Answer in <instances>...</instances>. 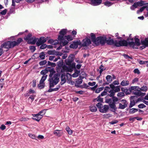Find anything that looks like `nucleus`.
<instances>
[{"mask_svg": "<svg viewBox=\"0 0 148 148\" xmlns=\"http://www.w3.org/2000/svg\"><path fill=\"white\" fill-rule=\"evenodd\" d=\"M106 43L108 45H113L117 47H119L125 45L126 41L124 40L119 41L116 40H114L113 39H111L110 37H109V39L108 40L106 39Z\"/></svg>", "mask_w": 148, "mask_h": 148, "instance_id": "obj_1", "label": "nucleus"}, {"mask_svg": "<svg viewBox=\"0 0 148 148\" xmlns=\"http://www.w3.org/2000/svg\"><path fill=\"white\" fill-rule=\"evenodd\" d=\"M60 74L59 73H55L52 77L49 78L48 81L49 82V88H51L56 85L60 81L59 77Z\"/></svg>", "mask_w": 148, "mask_h": 148, "instance_id": "obj_2", "label": "nucleus"}, {"mask_svg": "<svg viewBox=\"0 0 148 148\" xmlns=\"http://www.w3.org/2000/svg\"><path fill=\"white\" fill-rule=\"evenodd\" d=\"M134 40L135 42H130L126 41L125 45H124V46L127 47L128 45L130 47H132L134 49H137L138 48L137 47H135V46H136L137 47H138L141 44V42H140V39L137 38L135 37L134 38Z\"/></svg>", "mask_w": 148, "mask_h": 148, "instance_id": "obj_3", "label": "nucleus"}, {"mask_svg": "<svg viewBox=\"0 0 148 148\" xmlns=\"http://www.w3.org/2000/svg\"><path fill=\"white\" fill-rule=\"evenodd\" d=\"M106 36H99L97 37L96 45L98 46L100 44L102 46L106 42Z\"/></svg>", "mask_w": 148, "mask_h": 148, "instance_id": "obj_4", "label": "nucleus"}, {"mask_svg": "<svg viewBox=\"0 0 148 148\" xmlns=\"http://www.w3.org/2000/svg\"><path fill=\"white\" fill-rule=\"evenodd\" d=\"M14 47L13 41H8L2 44L1 46V48L9 49L13 48Z\"/></svg>", "mask_w": 148, "mask_h": 148, "instance_id": "obj_5", "label": "nucleus"}, {"mask_svg": "<svg viewBox=\"0 0 148 148\" xmlns=\"http://www.w3.org/2000/svg\"><path fill=\"white\" fill-rule=\"evenodd\" d=\"M75 58V55L73 54H70L68 57V59L65 60V62L67 65H71L73 61Z\"/></svg>", "mask_w": 148, "mask_h": 148, "instance_id": "obj_6", "label": "nucleus"}, {"mask_svg": "<svg viewBox=\"0 0 148 148\" xmlns=\"http://www.w3.org/2000/svg\"><path fill=\"white\" fill-rule=\"evenodd\" d=\"M91 44L90 39L88 38L84 39L82 41L81 46L82 47H86Z\"/></svg>", "mask_w": 148, "mask_h": 148, "instance_id": "obj_7", "label": "nucleus"}, {"mask_svg": "<svg viewBox=\"0 0 148 148\" xmlns=\"http://www.w3.org/2000/svg\"><path fill=\"white\" fill-rule=\"evenodd\" d=\"M66 29H63L59 32L60 35L58 36V39L59 40H64V36L66 34Z\"/></svg>", "mask_w": 148, "mask_h": 148, "instance_id": "obj_8", "label": "nucleus"}, {"mask_svg": "<svg viewBox=\"0 0 148 148\" xmlns=\"http://www.w3.org/2000/svg\"><path fill=\"white\" fill-rule=\"evenodd\" d=\"M136 97H137L135 96H132L131 97L132 99L130 100V103L129 106V108H130L132 107L135 105L136 103L140 101L139 98L137 99L136 101H134V99H135Z\"/></svg>", "mask_w": 148, "mask_h": 148, "instance_id": "obj_9", "label": "nucleus"}, {"mask_svg": "<svg viewBox=\"0 0 148 148\" xmlns=\"http://www.w3.org/2000/svg\"><path fill=\"white\" fill-rule=\"evenodd\" d=\"M141 44L142 46L140 47V49L142 50L148 47V37L145 38L144 40H141Z\"/></svg>", "mask_w": 148, "mask_h": 148, "instance_id": "obj_10", "label": "nucleus"}, {"mask_svg": "<svg viewBox=\"0 0 148 148\" xmlns=\"http://www.w3.org/2000/svg\"><path fill=\"white\" fill-rule=\"evenodd\" d=\"M47 39L46 38H45L43 37H41L38 39V41L36 42V44L38 46H39L41 45L45 42L47 41Z\"/></svg>", "mask_w": 148, "mask_h": 148, "instance_id": "obj_11", "label": "nucleus"}, {"mask_svg": "<svg viewBox=\"0 0 148 148\" xmlns=\"http://www.w3.org/2000/svg\"><path fill=\"white\" fill-rule=\"evenodd\" d=\"M81 42L80 40L74 42L73 43L71 44L69 46V47L72 49H76L78 45H81Z\"/></svg>", "mask_w": 148, "mask_h": 148, "instance_id": "obj_12", "label": "nucleus"}, {"mask_svg": "<svg viewBox=\"0 0 148 148\" xmlns=\"http://www.w3.org/2000/svg\"><path fill=\"white\" fill-rule=\"evenodd\" d=\"M102 2V0H91V4L93 6H97L100 5Z\"/></svg>", "mask_w": 148, "mask_h": 148, "instance_id": "obj_13", "label": "nucleus"}, {"mask_svg": "<svg viewBox=\"0 0 148 148\" xmlns=\"http://www.w3.org/2000/svg\"><path fill=\"white\" fill-rule=\"evenodd\" d=\"M54 134L56 136L60 137L63 134V132L61 130H55L53 132Z\"/></svg>", "mask_w": 148, "mask_h": 148, "instance_id": "obj_14", "label": "nucleus"}, {"mask_svg": "<svg viewBox=\"0 0 148 148\" xmlns=\"http://www.w3.org/2000/svg\"><path fill=\"white\" fill-rule=\"evenodd\" d=\"M32 115L33 117H32V119L38 122L40 121V120L42 118V116H40L39 115H37V114H33Z\"/></svg>", "mask_w": 148, "mask_h": 148, "instance_id": "obj_15", "label": "nucleus"}, {"mask_svg": "<svg viewBox=\"0 0 148 148\" xmlns=\"http://www.w3.org/2000/svg\"><path fill=\"white\" fill-rule=\"evenodd\" d=\"M85 75V73H84V74H82V75H83V76H80L77 79V80L76 81V83L78 85H79L82 83L83 82L82 79H84V77L86 76Z\"/></svg>", "mask_w": 148, "mask_h": 148, "instance_id": "obj_16", "label": "nucleus"}, {"mask_svg": "<svg viewBox=\"0 0 148 148\" xmlns=\"http://www.w3.org/2000/svg\"><path fill=\"white\" fill-rule=\"evenodd\" d=\"M66 72H71L70 69L66 65H64L62 67V69L60 71V73H63Z\"/></svg>", "mask_w": 148, "mask_h": 148, "instance_id": "obj_17", "label": "nucleus"}, {"mask_svg": "<svg viewBox=\"0 0 148 148\" xmlns=\"http://www.w3.org/2000/svg\"><path fill=\"white\" fill-rule=\"evenodd\" d=\"M91 39L92 41L95 45L97 42V38H96L95 35L93 33H91L90 34Z\"/></svg>", "mask_w": 148, "mask_h": 148, "instance_id": "obj_18", "label": "nucleus"}, {"mask_svg": "<svg viewBox=\"0 0 148 148\" xmlns=\"http://www.w3.org/2000/svg\"><path fill=\"white\" fill-rule=\"evenodd\" d=\"M23 41V39L22 38H19L17 39L16 41H12L14 47L18 45L21 42Z\"/></svg>", "mask_w": 148, "mask_h": 148, "instance_id": "obj_19", "label": "nucleus"}, {"mask_svg": "<svg viewBox=\"0 0 148 148\" xmlns=\"http://www.w3.org/2000/svg\"><path fill=\"white\" fill-rule=\"evenodd\" d=\"M37 41V39L34 37H32L27 41L28 44H34Z\"/></svg>", "mask_w": 148, "mask_h": 148, "instance_id": "obj_20", "label": "nucleus"}, {"mask_svg": "<svg viewBox=\"0 0 148 148\" xmlns=\"http://www.w3.org/2000/svg\"><path fill=\"white\" fill-rule=\"evenodd\" d=\"M109 109V107L107 105H105L104 106L103 108L99 110L100 112L102 113H104L106 112Z\"/></svg>", "mask_w": 148, "mask_h": 148, "instance_id": "obj_21", "label": "nucleus"}, {"mask_svg": "<svg viewBox=\"0 0 148 148\" xmlns=\"http://www.w3.org/2000/svg\"><path fill=\"white\" fill-rule=\"evenodd\" d=\"M129 83V82L127 80H123L121 82L120 84L123 86H125L128 85Z\"/></svg>", "mask_w": 148, "mask_h": 148, "instance_id": "obj_22", "label": "nucleus"}, {"mask_svg": "<svg viewBox=\"0 0 148 148\" xmlns=\"http://www.w3.org/2000/svg\"><path fill=\"white\" fill-rule=\"evenodd\" d=\"M58 42L57 40H53L51 39L48 41V43L49 44H50L53 45H56L58 43Z\"/></svg>", "mask_w": 148, "mask_h": 148, "instance_id": "obj_23", "label": "nucleus"}, {"mask_svg": "<svg viewBox=\"0 0 148 148\" xmlns=\"http://www.w3.org/2000/svg\"><path fill=\"white\" fill-rule=\"evenodd\" d=\"M115 92H114V90H111L108 94V96H109L110 97H112V98L114 97V95H115Z\"/></svg>", "mask_w": 148, "mask_h": 148, "instance_id": "obj_24", "label": "nucleus"}, {"mask_svg": "<svg viewBox=\"0 0 148 148\" xmlns=\"http://www.w3.org/2000/svg\"><path fill=\"white\" fill-rule=\"evenodd\" d=\"M80 72L79 71H78L77 70H75V72L73 74L72 76L73 77H76L78 76Z\"/></svg>", "mask_w": 148, "mask_h": 148, "instance_id": "obj_25", "label": "nucleus"}, {"mask_svg": "<svg viewBox=\"0 0 148 148\" xmlns=\"http://www.w3.org/2000/svg\"><path fill=\"white\" fill-rule=\"evenodd\" d=\"M47 75H43L39 83L40 84L45 83L44 81L46 79Z\"/></svg>", "mask_w": 148, "mask_h": 148, "instance_id": "obj_26", "label": "nucleus"}, {"mask_svg": "<svg viewBox=\"0 0 148 148\" xmlns=\"http://www.w3.org/2000/svg\"><path fill=\"white\" fill-rule=\"evenodd\" d=\"M121 90L123 92L125 93L126 95H129L130 93L129 91V90L127 89L122 88H121Z\"/></svg>", "mask_w": 148, "mask_h": 148, "instance_id": "obj_27", "label": "nucleus"}, {"mask_svg": "<svg viewBox=\"0 0 148 148\" xmlns=\"http://www.w3.org/2000/svg\"><path fill=\"white\" fill-rule=\"evenodd\" d=\"M145 93L142 92L141 91H140V90L138 91L137 92L135 93V95L138 96H143L145 95Z\"/></svg>", "mask_w": 148, "mask_h": 148, "instance_id": "obj_28", "label": "nucleus"}, {"mask_svg": "<svg viewBox=\"0 0 148 148\" xmlns=\"http://www.w3.org/2000/svg\"><path fill=\"white\" fill-rule=\"evenodd\" d=\"M64 39H66L68 41H71L73 39L72 37L70 35L64 36Z\"/></svg>", "mask_w": 148, "mask_h": 148, "instance_id": "obj_29", "label": "nucleus"}, {"mask_svg": "<svg viewBox=\"0 0 148 148\" xmlns=\"http://www.w3.org/2000/svg\"><path fill=\"white\" fill-rule=\"evenodd\" d=\"M137 112V109L132 108L130 109L129 113L130 114H133Z\"/></svg>", "mask_w": 148, "mask_h": 148, "instance_id": "obj_30", "label": "nucleus"}, {"mask_svg": "<svg viewBox=\"0 0 148 148\" xmlns=\"http://www.w3.org/2000/svg\"><path fill=\"white\" fill-rule=\"evenodd\" d=\"M57 52L55 51L49 50L47 51V53L49 55H58V54H57Z\"/></svg>", "mask_w": 148, "mask_h": 148, "instance_id": "obj_31", "label": "nucleus"}, {"mask_svg": "<svg viewBox=\"0 0 148 148\" xmlns=\"http://www.w3.org/2000/svg\"><path fill=\"white\" fill-rule=\"evenodd\" d=\"M106 79L107 82L110 83L112 81V76L110 75H108L106 77Z\"/></svg>", "mask_w": 148, "mask_h": 148, "instance_id": "obj_32", "label": "nucleus"}, {"mask_svg": "<svg viewBox=\"0 0 148 148\" xmlns=\"http://www.w3.org/2000/svg\"><path fill=\"white\" fill-rule=\"evenodd\" d=\"M45 54L44 52H42L40 53L39 57L41 59L43 60L45 58Z\"/></svg>", "mask_w": 148, "mask_h": 148, "instance_id": "obj_33", "label": "nucleus"}, {"mask_svg": "<svg viewBox=\"0 0 148 148\" xmlns=\"http://www.w3.org/2000/svg\"><path fill=\"white\" fill-rule=\"evenodd\" d=\"M90 111L92 112H95L97 110L96 107L95 106H90Z\"/></svg>", "mask_w": 148, "mask_h": 148, "instance_id": "obj_34", "label": "nucleus"}, {"mask_svg": "<svg viewBox=\"0 0 148 148\" xmlns=\"http://www.w3.org/2000/svg\"><path fill=\"white\" fill-rule=\"evenodd\" d=\"M46 113V110L44 109L40 111L38 114H37V115H39L40 116L42 117L43 115H44Z\"/></svg>", "mask_w": 148, "mask_h": 148, "instance_id": "obj_35", "label": "nucleus"}, {"mask_svg": "<svg viewBox=\"0 0 148 148\" xmlns=\"http://www.w3.org/2000/svg\"><path fill=\"white\" fill-rule=\"evenodd\" d=\"M32 35L31 34L29 33L24 38V39L25 40L28 41L32 38Z\"/></svg>", "mask_w": 148, "mask_h": 148, "instance_id": "obj_36", "label": "nucleus"}, {"mask_svg": "<svg viewBox=\"0 0 148 148\" xmlns=\"http://www.w3.org/2000/svg\"><path fill=\"white\" fill-rule=\"evenodd\" d=\"M119 108L123 109H125V108L127 107V104H125L122 105L121 103H119Z\"/></svg>", "mask_w": 148, "mask_h": 148, "instance_id": "obj_37", "label": "nucleus"}, {"mask_svg": "<svg viewBox=\"0 0 148 148\" xmlns=\"http://www.w3.org/2000/svg\"><path fill=\"white\" fill-rule=\"evenodd\" d=\"M148 89L147 87L145 86H143L140 88V91L146 92Z\"/></svg>", "mask_w": 148, "mask_h": 148, "instance_id": "obj_38", "label": "nucleus"}, {"mask_svg": "<svg viewBox=\"0 0 148 148\" xmlns=\"http://www.w3.org/2000/svg\"><path fill=\"white\" fill-rule=\"evenodd\" d=\"M120 87L121 86L120 85L115 86L114 89V92H119L120 91Z\"/></svg>", "mask_w": 148, "mask_h": 148, "instance_id": "obj_39", "label": "nucleus"}, {"mask_svg": "<svg viewBox=\"0 0 148 148\" xmlns=\"http://www.w3.org/2000/svg\"><path fill=\"white\" fill-rule=\"evenodd\" d=\"M138 6L136 2H135L134 4L130 7V9L132 10H134L135 8L138 7Z\"/></svg>", "mask_w": 148, "mask_h": 148, "instance_id": "obj_40", "label": "nucleus"}, {"mask_svg": "<svg viewBox=\"0 0 148 148\" xmlns=\"http://www.w3.org/2000/svg\"><path fill=\"white\" fill-rule=\"evenodd\" d=\"M47 66H50L52 67H54L56 66V63L53 62H51L49 61L47 62Z\"/></svg>", "mask_w": 148, "mask_h": 148, "instance_id": "obj_41", "label": "nucleus"}, {"mask_svg": "<svg viewBox=\"0 0 148 148\" xmlns=\"http://www.w3.org/2000/svg\"><path fill=\"white\" fill-rule=\"evenodd\" d=\"M66 130L69 134L71 135L73 133L72 131L70 128L69 126L66 127Z\"/></svg>", "mask_w": 148, "mask_h": 148, "instance_id": "obj_42", "label": "nucleus"}, {"mask_svg": "<svg viewBox=\"0 0 148 148\" xmlns=\"http://www.w3.org/2000/svg\"><path fill=\"white\" fill-rule=\"evenodd\" d=\"M75 65L76 63L75 62H73L72 63H71V65H69V68L71 70V71H72V69L75 68Z\"/></svg>", "mask_w": 148, "mask_h": 148, "instance_id": "obj_43", "label": "nucleus"}, {"mask_svg": "<svg viewBox=\"0 0 148 148\" xmlns=\"http://www.w3.org/2000/svg\"><path fill=\"white\" fill-rule=\"evenodd\" d=\"M61 41L60 43H62V46H64L67 45L69 43L68 41L65 40H60Z\"/></svg>", "mask_w": 148, "mask_h": 148, "instance_id": "obj_44", "label": "nucleus"}, {"mask_svg": "<svg viewBox=\"0 0 148 148\" xmlns=\"http://www.w3.org/2000/svg\"><path fill=\"white\" fill-rule=\"evenodd\" d=\"M137 3L138 5V6H142L145 4L144 3V2L142 1L141 0L139 1H138L137 2Z\"/></svg>", "mask_w": 148, "mask_h": 148, "instance_id": "obj_45", "label": "nucleus"}, {"mask_svg": "<svg viewBox=\"0 0 148 148\" xmlns=\"http://www.w3.org/2000/svg\"><path fill=\"white\" fill-rule=\"evenodd\" d=\"M96 106L99 109V110L102 109L103 107V104L101 103H98L96 104Z\"/></svg>", "mask_w": 148, "mask_h": 148, "instance_id": "obj_46", "label": "nucleus"}, {"mask_svg": "<svg viewBox=\"0 0 148 148\" xmlns=\"http://www.w3.org/2000/svg\"><path fill=\"white\" fill-rule=\"evenodd\" d=\"M104 4L106 6L109 7L112 4L111 2L108 1H106L104 2Z\"/></svg>", "mask_w": 148, "mask_h": 148, "instance_id": "obj_47", "label": "nucleus"}, {"mask_svg": "<svg viewBox=\"0 0 148 148\" xmlns=\"http://www.w3.org/2000/svg\"><path fill=\"white\" fill-rule=\"evenodd\" d=\"M29 118H28L27 117H26L24 116H23L21 118L19 119V120L20 121H27L28 120H29Z\"/></svg>", "mask_w": 148, "mask_h": 148, "instance_id": "obj_48", "label": "nucleus"}, {"mask_svg": "<svg viewBox=\"0 0 148 148\" xmlns=\"http://www.w3.org/2000/svg\"><path fill=\"white\" fill-rule=\"evenodd\" d=\"M45 86V83L39 84L38 85V87L40 89L43 88Z\"/></svg>", "mask_w": 148, "mask_h": 148, "instance_id": "obj_49", "label": "nucleus"}, {"mask_svg": "<svg viewBox=\"0 0 148 148\" xmlns=\"http://www.w3.org/2000/svg\"><path fill=\"white\" fill-rule=\"evenodd\" d=\"M136 86H132L129 88V91L130 93L132 92L133 90H134L135 91H136Z\"/></svg>", "mask_w": 148, "mask_h": 148, "instance_id": "obj_50", "label": "nucleus"}, {"mask_svg": "<svg viewBox=\"0 0 148 148\" xmlns=\"http://www.w3.org/2000/svg\"><path fill=\"white\" fill-rule=\"evenodd\" d=\"M47 63V61L46 60H44L40 62H39V64L40 66H42L45 64Z\"/></svg>", "mask_w": 148, "mask_h": 148, "instance_id": "obj_51", "label": "nucleus"}, {"mask_svg": "<svg viewBox=\"0 0 148 148\" xmlns=\"http://www.w3.org/2000/svg\"><path fill=\"white\" fill-rule=\"evenodd\" d=\"M28 136L30 137L32 139L37 140V139L36 138V136L34 134L29 133L28 134Z\"/></svg>", "mask_w": 148, "mask_h": 148, "instance_id": "obj_52", "label": "nucleus"}, {"mask_svg": "<svg viewBox=\"0 0 148 148\" xmlns=\"http://www.w3.org/2000/svg\"><path fill=\"white\" fill-rule=\"evenodd\" d=\"M125 96V94L123 92H119L117 94V96L119 97H123Z\"/></svg>", "mask_w": 148, "mask_h": 148, "instance_id": "obj_53", "label": "nucleus"}, {"mask_svg": "<svg viewBox=\"0 0 148 148\" xmlns=\"http://www.w3.org/2000/svg\"><path fill=\"white\" fill-rule=\"evenodd\" d=\"M112 103L116 104V102H117L118 100V98L116 97H114L112 98Z\"/></svg>", "mask_w": 148, "mask_h": 148, "instance_id": "obj_54", "label": "nucleus"}, {"mask_svg": "<svg viewBox=\"0 0 148 148\" xmlns=\"http://www.w3.org/2000/svg\"><path fill=\"white\" fill-rule=\"evenodd\" d=\"M94 100H96L98 101H100L101 102H103V98H100V95H99L97 98L94 99Z\"/></svg>", "mask_w": 148, "mask_h": 148, "instance_id": "obj_55", "label": "nucleus"}, {"mask_svg": "<svg viewBox=\"0 0 148 148\" xmlns=\"http://www.w3.org/2000/svg\"><path fill=\"white\" fill-rule=\"evenodd\" d=\"M48 72V71L47 70H42L40 72V74L42 75H46V74Z\"/></svg>", "mask_w": 148, "mask_h": 148, "instance_id": "obj_56", "label": "nucleus"}, {"mask_svg": "<svg viewBox=\"0 0 148 148\" xmlns=\"http://www.w3.org/2000/svg\"><path fill=\"white\" fill-rule=\"evenodd\" d=\"M65 73H62L61 75V80H62L64 81H66V79L65 78Z\"/></svg>", "mask_w": 148, "mask_h": 148, "instance_id": "obj_57", "label": "nucleus"}, {"mask_svg": "<svg viewBox=\"0 0 148 148\" xmlns=\"http://www.w3.org/2000/svg\"><path fill=\"white\" fill-rule=\"evenodd\" d=\"M146 107V106L143 103H141L138 105V107L139 108H143Z\"/></svg>", "mask_w": 148, "mask_h": 148, "instance_id": "obj_58", "label": "nucleus"}, {"mask_svg": "<svg viewBox=\"0 0 148 148\" xmlns=\"http://www.w3.org/2000/svg\"><path fill=\"white\" fill-rule=\"evenodd\" d=\"M35 93V91L31 89L29 90V92L27 93L26 95H25L26 96L29 95V94L31 93Z\"/></svg>", "mask_w": 148, "mask_h": 148, "instance_id": "obj_59", "label": "nucleus"}, {"mask_svg": "<svg viewBox=\"0 0 148 148\" xmlns=\"http://www.w3.org/2000/svg\"><path fill=\"white\" fill-rule=\"evenodd\" d=\"M145 8L146 7L144 6L141 7L139 10L137 11V13H139L140 12H142L144 10Z\"/></svg>", "mask_w": 148, "mask_h": 148, "instance_id": "obj_60", "label": "nucleus"}, {"mask_svg": "<svg viewBox=\"0 0 148 148\" xmlns=\"http://www.w3.org/2000/svg\"><path fill=\"white\" fill-rule=\"evenodd\" d=\"M29 49L32 52H34L36 49V47L34 46H31L29 47Z\"/></svg>", "mask_w": 148, "mask_h": 148, "instance_id": "obj_61", "label": "nucleus"}, {"mask_svg": "<svg viewBox=\"0 0 148 148\" xmlns=\"http://www.w3.org/2000/svg\"><path fill=\"white\" fill-rule=\"evenodd\" d=\"M47 46V45L43 43L42 45H41L40 47V49H45Z\"/></svg>", "mask_w": 148, "mask_h": 148, "instance_id": "obj_62", "label": "nucleus"}, {"mask_svg": "<svg viewBox=\"0 0 148 148\" xmlns=\"http://www.w3.org/2000/svg\"><path fill=\"white\" fill-rule=\"evenodd\" d=\"M139 63L140 64H143L147 63V64H148V61H143V60H140L139 62Z\"/></svg>", "mask_w": 148, "mask_h": 148, "instance_id": "obj_63", "label": "nucleus"}, {"mask_svg": "<svg viewBox=\"0 0 148 148\" xmlns=\"http://www.w3.org/2000/svg\"><path fill=\"white\" fill-rule=\"evenodd\" d=\"M109 105L110 107L112 109H114L116 106L115 104L113 103H111L110 104H109Z\"/></svg>", "mask_w": 148, "mask_h": 148, "instance_id": "obj_64", "label": "nucleus"}]
</instances>
